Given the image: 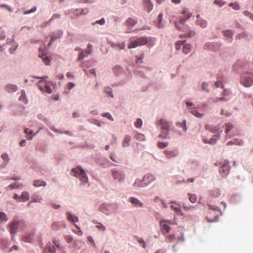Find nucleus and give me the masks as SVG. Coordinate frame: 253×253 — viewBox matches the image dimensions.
Returning a JSON list of instances; mask_svg holds the SVG:
<instances>
[{
    "mask_svg": "<svg viewBox=\"0 0 253 253\" xmlns=\"http://www.w3.org/2000/svg\"><path fill=\"white\" fill-rule=\"evenodd\" d=\"M224 36L228 38H231L232 36V34L231 31L227 30L223 32Z\"/></svg>",
    "mask_w": 253,
    "mask_h": 253,
    "instance_id": "de8ad7c7",
    "label": "nucleus"
},
{
    "mask_svg": "<svg viewBox=\"0 0 253 253\" xmlns=\"http://www.w3.org/2000/svg\"><path fill=\"white\" fill-rule=\"evenodd\" d=\"M39 56L42 58V60L43 62L46 65H48L50 64V60L49 59V58L48 56L42 55V56H41L40 55Z\"/></svg>",
    "mask_w": 253,
    "mask_h": 253,
    "instance_id": "72a5a7b5",
    "label": "nucleus"
},
{
    "mask_svg": "<svg viewBox=\"0 0 253 253\" xmlns=\"http://www.w3.org/2000/svg\"><path fill=\"white\" fill-rule=\"evenodd\" d=\"M184 41H177L175 43V48L176 50H179L180 47H181V46L182 45H183L184 44Z\"/></svg>",
    "mask_w": 253,
    "mask_h": 253,
    "instance_id": "37998d69",
    "label": "nucleus"
},
{
    "mask_svg": "<svg viewBox=\"0 0 253 253\" xmlns=\"http://www.w3.org/2000/svg\"><path fill=\"white\" fill-rule=\"evenodd\" d=\"M225 132L227 134L233 128V126L231 123H227L225 125Z\"/></svg>",
    "mask_w": 253,
    "mask_h": 253,
    "instance_id": "c9c22d12",
    "label": "nucleus"
},
{
    "mask_svg": "<svg viewBox=\"0 0 253 253\" xmlns=\"http://www.w3.org/2000/svg\"><path fill=\"white\" fill-rule=\"evenodd\" d=\"M156 179V177L152 174H147L143 178V182L146 186L148 185Z\"/></svg>",
    "mask_w": 253,
    "mask_h": 253,
    "instance_id": "f8f14e48",
    "label": "nucleus"
},
{
    "mask_svg": "<svg viewBox=\"0 0 253 253\" xmlns=\"http://www.w3.org/2000/svg\"><path fill=\"white\" fill-rule=\"evenodd\" d=\"M208 84L206 83H203L202 85V89L203 90L205 91L206 92H209V90L208 88Z\"/></svg>",
    "mask_w": 253,
    "mask_h": 253,
    "instance_id": "a18cd8bd",
    "label": "nucleus"
},
{
    "mask_svg": "<svg viewBox=\"0 0 253 253\" xmlns=\"http://www.w3.org/2000/svg\"><path fill=\"white\" fill-rule=\"evenodd\" d=\"M163 17V15L162 13H160L158 16V22L156 24V26L159 28H161L163 27V25L162 23Z\"/></svg>",
    "mask_w": 253,
    "mask_h": 253,
    "instance_id": "bb28decb",
    "label": "nucleus"
},
{
    "mask_svg": "<svg viewBox=\"0 0 253 253\" xmlns=\"http://www.w3.org/2000/svg\"><path fill=\"white\" fill-rule=\"evenodd\" d=\"M229 6L232 7L235 10H239L240 9V6L237 2H231L229 4Z\"/></svg>",
    "mask_w": 253,
    "mask_h": 253,
    "instance_id": "58836bf2",
    "label": "nucleus"
},
{
    "mask_svg": "<svg viewBox=\"0 0 253 253\" xmlns=\"http://www.w3.org/2000/svg\"><path fill=\"white\" fill-rule=\"evenodd\" d=\"M241 83L245 86L249 87L253 84V80L250 77H246L242 79Z\"/></svg>",
    "mask_w": 253,
    "mask_h": 253,
    "instance_id": "4468645a",
    "label": "nucleus"
},
{
    "mask_svg": "<svg viewBox=\"0 0 253 253\" xmlns=\"http://www.w3.org/2000/svg\"><path fill=\"white\" fill-rule=\"evenodd\" d=\"M32 201H31L27 205L28 207L30 206L32 202L40 203L42 200V198L39 195H33L32 197Z\"/></svg>",
    "mask_w": 253,
    "mask_h": 253,
    "instance_id": "b1692460",
    "label": "nucleus"
},
{
    "mask_svg": "<svg viewBox=\"0 0 253 253\" xmlns=\"http://www.w3.org/2000/svg\"><path fill=\"white\" fill-rule=\"evenodd\" d=\"M0 8L4 7V8H6V9H7L10 12H11L12 10V8L10 6H9L7 5H6V4H0Z\"/></svg>",
    "mask_w": 253,
    "mask_h": 253,
    "instance_id": "0e129e2a",
    "label": "nucleus"
},
{
    "mask_svg": "<svg viewBox=\"0 0 253 253\" xmlns=\"http://www.w3.org/2000/svg\"><path fill=\"white\" fill-rule=\"evenodd\" d=\"M121 71V68L119 66H115L113 68V72L115 74H118Z\"/></svg>",
    "mask_w": 253,
    "mask_h": 253,
    "instance_id": "c03bdc74",
    "label": "nucleus"
},
{
    "mask_svg": "<svg viewBox=\"0 0 253 253\" xmlns=\"http://www.w3.org/2000/svg\"><path fill=\"white\" fill-rule=\"evenodd\" d=\"M96 226V227L101 229L102 231H105L106 230V227L101 223H99L98 225Z\"/></svg>",
    "mask_w": 253,
    "mask_h": 253,
    "instance_id": "774afa93",
    "label": "nucleus"
},
{
    "mask_svg": "<svg viewBox=\"0 0 253 253\" xmlns=\"http://www.w3.org/2000/svg\"><path fill=\"white\" fill-rule=\"evenodd\" d=\"M148 42L147 39L145 37H140L132 41L128 45V48L130 49L136 47L138 46L145 45Z\"/></svg>",
    "mask_w": 253,
    "mask_h": 253,
    "instance_id": "20e7f679",
    "label": "nucleus"
},
{
    "mask_svg": "<svg viewBox=\"0 0 253 253\" xmlns=\"http://www.w3.org/2000/svg\"><path fill=\"white\" fill-rule=\"evenodd\" d=\"M8 218L6 214L3 212H0V220L7 221Z\"/></svg>",
    "mask_w": 253,
    "mask_h": 253,
    "instance_id": "79ce46f5",
    "label": "nucleus"
},
{
    "mask_svg": "<svg viewBox=\"0 0 253 253\" xmlns=\"http://www.w3.org/2000/svg\"><path fill=\"white\" fill-rule=\"evenodd\" d=\"M190 112L191 114H192L193 115L197 117L198 118H201L203 116V114L200 113L197 110L193 109Z\"/></svg>",
    "mask_w": 253,
    "mask_h": 253,
    "instance_id": "e433bc0d",
    "label": "nucleus"
},
{
    "mask_svg": "<svg viewBox=\"0 0 253 253\" xmlns=\"http://www.w3.org/2000/svg\"><path fill=\"white\" fill-rule=\"evenodd\" d=\"M216 139L214 138H211L210 139L209 141H206V140H204V142L206 143H210L211 144H214L216 143Z\"/></svg>",
    "mask_w": 253,
    "mask_h": 253,
    "instance_id": "680f3d73",
    "label": "nucleus"
},
{
    "mask_svg": "<svg viewBox=\"0 0 253 253\" xmlns=\"http://www.w3.org/2000/svg\"><path fill=\"white\" fill-rule=\"evenodd\" d=\"M131 140L130 136L126 135L125 136L124 140L122 142V146L123 147H127L129 146V142Z\"/></svg>",
    "mask_w": 253,
    "mask_h": 253,
    "instance_id": "aec40b11",
    "label": "nucleus"
},
{
    "mask_svg": "<svg viewBox=\"0 0 253 253\" xmlns=\"http://www.w3.org/2000/svg\"><path fill=\"white\" fill-rule=\"evenodd\" d=\"M228 171V168L227 166L224 165L219 168V172L221 175L224 176L227 174Z\"/></svg>",
    "mask_w": 253,
    "mask_h": 253,
    "instance_id": "cd10ccee",
    "label": "nucleus"
},
{
    "mask_svg": "<svg viewBox=\"0 0 253 253\" xmlns=\"http://www.w3.org/2000/svg\"><path fill=\"white\" fill-rule=\"evenodd\" d=\"M137 20L132 18H128L126 21V24L128 27H132L136 23Z\"/></svg>",
    "mask_w": 253,
    "mask_h": 253,
    "instance_id": "4be33fe9",
    "label": "nucleus"
},
{
    "mask_svg": "<svg viewBox=\"0 0 253 253\" xmlns=\"http://www.w3.org/2000/svg\"><path fill=\"white\" fill-rule=\"evenodd\" d=\"M230 94L229 90L227 89H223L222 91L221 94L223 96V97H216L214 99H212V101L214 102H217V101H226V99H225V97L228 96Z\"/></svg>",
    "mask_w": 253,
    "mask_h": 253,
    "instance_id": "ddd939ff",
    "label": "nucleus"
},
{
    "mask_svg": "<svg viewBox=\"0 0 253 253\" xmlns=\"http://www.w3.org/2000/svg\"><path fill=\"white\" fill-rule=\"evenodd\" d=\"M172 224L171 220H162L160 222V225L161 226V230L163 234L167 233L170 230V227L169 225Z\"/></svg>",
    "mask_w": 253,
    "mask_h": 253,
    "instance_id": "6e6552de",
    "label": "nucleus"
},
{
    "mask_svg": "<svg viewBox=\"0 0 253 253\" xmlns=\"http://www.w3.org/2000/svg\"><path fill=\"white\" fill-rule=\"evenodd\" d=\"M158 124L161 126V128L163 132H164L166 134L165 135H163L162 134H160L159 135V137H162L163 138H167V133L169 131V129L170 125L169 124V123L168 122H166L163 119H161Z\"/></svg>",
    "mask_w": 253,
    "mask_h": 253,
    "instance_id": "0eeeda50",
    "label": "nucleus"
},
{
    "mask_svg": "<svg viewBox=\"0 0 253 253\" xmlns=\"http://www.w3.org/2000/svg\"><path fill=\"white\" fill-rule=\"evenodd\" d=\"M84 52L83 50H82V51L79 54L78 59V60H82L84 58Z\"/></svg>",
    "mask_w": 253,
    "mask_h": 253,
    "instance_id": "052dcab7",
    "label": "nucleus"
},
{
    "mask_svg": "<svg viewBox=\"0 0 253 253\" xmlns=\"http://www.w3.org/2000/svg\"><path fill=\"white\" fill-rule=\"evenodd\" d=\"M214 85L216 88L220 87L221 88H223V84L221 81H217L214 83Z\"/></svg>",
    "mask_w": 253,
    "mask_h": 253,
    "instance_id": "3c124183",
    "label": "nucleus"
},
{
    "mask_svg": "<svg viewBox=\"0 0 253 253\" xmlns=\"http://www.w3.org/2000/svg\"><path fill=\"white\" fill-rule=\"evenodd\" d=\"M67 219L69 221L72 222H75L78 221V217L72 215L70 212H67Z\"/></svg>",
    "mask_w": 253,
    "mask_h": 253,
    "instance_id": "a878e982",
    "label": "nucleus"
},
{
    "mask_svg": "<svg viewBox=\"0 0 253 253\" xmlns=\"http://www.w3.org/2000/svg\"><path fill=\"white\" fill-rule=\"evenodd\" d=\"M206 49L216 51L219 49L220 45L218 43L207 42L204 46Z\"/></svg>",
    "mask_w": 253,
    "mask_h": 253,
    "instance_id": "9d476101",
    "label": "nucleus"
},
{
    "mask_svg": "<svg viewBox=\"0 0 253 253\" xmlns=\"http://www.w3.org/2000/svg\"><path fill=\"white\" fill-rule=\"evenodd\" d=\"M91 47H92V46L90 44H88L87 45V47L85 50V52L87 54H90L91 53V52H92Z\"/></svg>",
    "mask_w": 253,
    "mask_h": 253,
    "instance_id": "4d7b16f0",
    "label": "nucleus"
},
{
    "mask_svg": "<svg viewBox=\"0 0 253 253\" xmlns=\"http://www.w3.org/2000/svg\"><path fill=\"white\" fill-rule=\"evenodd\" d=\"M37 79H40V81L38 83L39 89L43 92L50 94L52 92L51 89L49 86V83L46 79L48 78L47 76L41 78L40 77H34Z\"/></svg>",
    "mask_w": 253,
    "mask_h": 253,
    "instance_id": "f257e3e1",
    "label": "nucleus"
},
{
    "mask_svg": "<svg viewBox=\"0 0 253 253\" xmlns=\"http://www.w3.org/2000/svg\"><path fill=\"white\" fill-rule=\"evenodd\" d=\"M142 121L141 119H139V118H138L136 120V121L135 122V123L134 124L135 126L137 128L140 127L142 126Z\"/></svg>",
    "mask_w": 253,
    "mask_h": 253,
    "instance_id": "a19ab883",
    "label": "nucleus"
},
{
    "mask_svg": "<svg viewBox=\"0 0 253 253\" xmlns=\"http://www.w3.org/2000/svg\"><path fill=\"white\" fill-rule=\"evenodd\" d=\"M19 100L21 101H22L23 102H26V96L25 94V92L22 90L21 92V95L20 97H19Z\"/></svg>",
    "mask_w": 253,
    "mask_h": 253,
    "instance_id": "49530a36",
    "label": "nucleus"
},
{
    "mask_svg": "<svg viewBox=\"0 0 253 253\" xmlns=\"http://www.w3.org/2000/svg\"><path fill=\"white\" fill-rule=\"evenodd\" d=\"M191 45L190 44H185L183 45L182 50L183 53L187 54L190 52Z\"/></svg>",
    "mask_w": 253,
    "mask_h": 253,
    "instance_id": "c756f323",
    "label": "nucleus"
},
{
    "mask_svg": "<svg viewBox=\"0 0 253 253\" xmlns=\"http://www.w3.org/2000/svg\"><path fill=\"white\" fill-rule=\"evenodd\" d=\"M243 144V141L241 139H235L233 140H231L228 141L227 143V145H241Z\"/></svg>",
    "mask_w": 253,
    "mask_h": 253,
    "instance_id": "6ab92c4d",
    "label": "nucleus"
},
{
    "mask_svg": "<svg viewBox=\"0 0 253 253\" xmlns=\"http://www.w3.org/2000/svg\"><path fill=\"white\" fill-rule=\"evenodd\" d=\"M23 240L27 243H30L32 241V238L30 236H25L23 237Z\"/></svg>",
    "mask_w": 253,
    "mask_h": 253,
    "instance_id": "603ef678",
    "label": "nucleus"
},
{
    "mask_svg": "<svg viewBox=\"0 0 253 253\" xmlns=\"http://www.w3.org/2000/svg\"><path fill=\"white\" fill-rule=\"evenodd\" d=\"M33 185L35 187H39L42 186H46V183L44 181L37 180L34 181Z\"/></svg>",
    "mask_w": 253,
    "mask_h": 253,
    "instance_id": "2f4dec72",
    "label": "nucleus"
},
{
    "mask_svg": "<svg viewBox=\"0 0 253 253\" xmlns=\"http://www.w3.org/2000/svg\"><path fill=\"white\" fill-rule=\"evenodd\" d=\"M133 186L134 188H143L146 186L143 182V179L142 180L136 179L133 183Z\"/></svg>",
    "mask_w": 253,
    "mask_h": 253,
    "instance_id": "a211bd4d",
    "label": "nucleus"
},
{
    "mask_svg": "<svg viewBox=\"0 0 253 253\" xmlns=\"http://www.w3.org/2000/svg\"><path fill=\"white\" fill-rule=\"evenodd\" d=\"M130 202L132 204L135 205V206L141 207L142 206V204L137 199L134 198H130L129 199Z\"/></svg>",
    "mask_w": 253,
    "mask_h": 253,
    "instance_id": "c85d7f7f",
    "label": "nucleus"
},
{
    "mask_svg": "<svg viewBox=\"0 0 253 253\" xmlns=\"http://www.w3.org/2000/svg\"><path fill=\"white\" fill-rule=\"evenodd\" d=\"M105 92L108 93L111 97H113V93L110 88H106L105 90Z\"/></svg>",
    "mask_w": 253,
    "mask_h": 253,
    "instance_id": "13d9d810",
    "label": "nucleus"
},
{
    "mask_svg": "<svg viewBox=\"0 0 253 253\" xmlns=\"http://www.w3.org/2000/svg\"><path fill=\"white\" fill-rule=\"evenodd\" d=\"M22 186V184H18L17 183L10 184L6 188H9L10 190L19 188Z\"/></svg>",
    "mask_w": 253,
    "mask_h": 253,
    "instance_id": "f704fd0d",
    "label": "nucleus"
},
{
    "mask_svg": "<svg viewBox=\"0 0 253 253\" xmlns=\"http://www.w3.org/2000/svg\"><path fill=\"white\" fill-rule=\"evenodd\" d=\"M197 17L198 18L196 20V23L197 25H200L202 28H205L207 26V21L205 20L199 18V15H198Z\"/></svg>",
    "mask_w": 253,
    "mask_h": 253,
    "instance_id": "412c9836",
    "label": "nucleus"
},
{
    "mask_svg": "<svg viewBox=\"0 0 253 253\" xmlns=\"http://www.w3.org/2000/svg\"><path fill=\"white\" fill-rule=\"evenodd\" d=\"M183 208L186 211H190L191 210L194 209L195 207L194 206H186L185 205H182Z\"/></svg>",
    "mask_w": 253,
    "mask_h": 253,
    "instance_id": "bf43d9fd",
    "label": "nucleus"
},
{
    "mask_svg": "<svg viewBox=\"0 0 253 253\" xmlns=\"http://www.w3.org/2000/svg\"><path fill=\"white\" fill-rule=\"evenodd\" d=\"M137 241L138 242L141 244L143 248H145L146 246H145V243L144 241V240H143L142 238H138L137 239Z\"/></svg>",
    "mask_w": 253,
    "mask_h": 253,
    "instance_id": "6e6d98bb",
    "label": "nucleus"
},
{
    "mask_svg": "<svg viewBox=\"0 0 253 253\" xmlns=\"http://www.w3.org/2000/svg\"><path fill=\"white\" fill-rule=\"evenodd\" d=\"M175 238V236L174 235H170L169 236H168L166 237V241L168 243L172 242Z\"/></svg>",
    "mask_w": 253,
    "mask_h": 253,
    "instance_id": "ea45409f",
    "label": "nucleus"
},
{
    "mask_svg": "<svg viewBox=\"0 0 253 253\" xmlns=\"http://www.w3.org/2000/svg\"><path fill=\"white\" fill-rule=\"evenodd\" d=\"M111 174L113 179L120 182L123 181L125 178L124 171L121 169H113L111 170Z\"/></svg>",
    "mask_w": 253,
    "mask_h": 253,
    "instance_id": "423d86ee",
    "label": "nucleus"
},
{
    "mask_svg": "<svg viewBox=\"0 0 253 253\" xmlns=\"http://www.w3.org/2000/svg\"><path fill=\"white\" fill-rule=\"evenodd\" d=\"M36 10H37V7L35 6V7H33L32 9H31L30 10H28L25 11L24 12V14H29V13H32V12H34L36 11Z\"/></svg>",
    "mask_w": 253,
    "mask_h": 253,
    "instance_id": "864d4df0",
    "label": "nucleus"
},
{
    "mask_svg": "<svg viewBox=\"0 0 253 253\" xmlns=\"http://www.w3.org/2000/svg\"><path fill=\"white\" fill-rule=\"evenodd\" d=\"M5 34L3 31H0V40H3L5 39Z\"/></svg>",
    "mask_w": 253,
    "mask_h": 253,
    "instance_id": "338daca9",
    "label": "nucleus"
},
{
    "mask_svg": "<svg viewBox=\"0 0 253 253\" xmlns=\"http://www.w3.org/2000/svg\"><path fill=\"white\" fill-rule=\"evenodd\" d=\"M111 46L115 49H124L125 48V44L124 43H115L112 42Z\"/></svg>",
    "mask_w": 253,
    "mask_h": 253,
    "instance_id": "5701e85b",
    "label": "nucleus"
},
{
    "mask_svg": "<svg viewBox=\"0 0 253 253\" xmlns=\"http://www.w3.org/2000/svg\"><path fill=\"white\" fill-rule=\"evenodd\" d=\"M1 157L5 163V165H7L9 162V157L8 154L6 153H3L1 154Z\"/></svg>",
    "mask_w": 253,
    "mask_h": 253,
    "instance_id": "4c0bfd02",
    "label": "nucleus"
},
{
    "mask_svg": "<svg viewBox=\"0 0 253 253\" xmlns=\"http://www.w3.org/2000/svg\"><path fill=\"white\" fill-rule=\"evenodd\" d=\"M61 227H66V225L64 221H56L54 222L52 225H51V228L53 230H57L60 229Z\"/></svg>",
    "mask_w": 253,
    "mask_h": 253,
    "instance_id": "2eb2a0df",
    "label": "nucleus"
},
{
    "mask_svg": "<svg viewBox=\"0 0 253 253\" xmlns=\"http://www.w3.org/2000/svg\"><path fill=\"white\" fill-rule=\"evenodd\" d=\"M143 2L144 8L147 12H149L153 9V5L150 0H143Z\"/></svg>",
    "mask_w": 253,
    "mask_h": 253,
    "instance_id": "f3484780",
    "label": "nucleus"
},
{
    "mask_svg": "<svg viewBox=\"0 0 253 253\" xmlns=\"http://www.w3.org/2000/svg\"><path fill=\"white\" fill-rule=\"evenodd\" d=\"M105 19L104 18H102L100 20H97L95 23H93L92 24L94 25L95 23H97L100 25H103L105 23Z\"/></svg>",
    "mask_w": 253,
    "mask_h": 253,
    "instance_id": "e2e57ef3",
    "label": "nucleus"
},
{
    "mask_svg": "<svg viewBox=\"0 0 253 253\" xmlns=\"http://www.w3.org/2000/svg\"><path fill=\"white\" fill-rule=\"evenodd\" d=\"M181 126L182 127L184 131L187 130V127H186V121L185 120H184L182 123H181Z\"/></svg>",
    "mask_w": 253,
    "mask_h": 253,
    "instance_id": "69168bd1",
    "label": "nucleus"
},
{
    "mask_svg": "<svg viewBox=\"0 0 253 253\" xmlns=\"http://www.w3.org/2000/svg\"><path fill=\"white\" fill-rule=\"evenodd\" d=\"M46 252L49 253H55L56 249L53 245H52L50 243H48L46 245L45 248L44 250V253H46Z\"/></svg>",
    "mask_w": 253,
    "mask_h": 253,
    "instance_id": "dca6fc26",
    "label": "nucleus"
},
{
    "mask_svg": "<svg viewBox=\"0 0 253 253\" xmlns=\"http://www.w3.org/2000/svg\"><path fill=\"white\" fill-rule=\"evenodd\" d=\"M168 145V143L159 142L158 143V147L160 148H164Z\"/></svg>",
    "mask_w": 253,
    "mask_h": 253,
    "instance_id": "8fccbe9b",
    "label": "nucleus"
},
{
    "mask_svg": "<svg viewBox=\"0 0 253 253\" xmlns=\"http://www.w3.org/2000/svg\"><path fill=\"white\" fill-rule=\"evenodd\" d=\"M65 239L66 240V241L68 243H70L71 242H72L73 240V237L70 236V235H67L65 237Z\"/></svg>",
    "mask_w": 253,
    "mask_h": 253,
    "instance_id": "5fc2aeb1",
    "label": "nucleus"
},
{
    "mask_svg": "<svg viewBox=\"0 0 253 253\" xmlns=\"http://www.w3.org/2000/svg\"><path fill=\"white\" fill-rule=\"evenodd\" d=\"M21 199H22V201L25 202L28 201L29 199V194L27 191H24L22 192L21 196Z\"/></svg>",
    "mask_w": 253,
    "mask_h": 253,
    "instance_id": "7c9ffc66",
    "label": "nucleus"
},
{
    "mask_svg": "<svg viewBox=\"0 0 253 253\" xmlns=\"http://www.w3.org/2000/svg\"><path fill=\"white\" fill-rule=\"evenodd\" d=\"M188 196L189 201L192 203H195L196 202L197 197L195 194L188 193Z\"/></svg>",
    "mask_w": 253,
    "mask_h": 253,
    "instance_id": "473e14b6",
    "label": "nucleus"
},
{
    "mask_svg": "<svg viewBox=\"0 0 253 253\" xmlns=\"http://www.w3.org/2000/svg\"><path fill=\"white\" fill-rule=\"evenodd\" d=\"M73 175L78 177L82 182L86 183L88 182V177L85 173L84 170L80 167L74 168L71 170Z\"/></svg>",
    "mask_w": 253,
    "mask_h": 253,
    "instance_id": "f03ea898",
    "label": "nucleus"
},
{
    "mask_svg": "<svg viewBox=\"0 0 253 253\" xmlns=\"http://www.w3.org/2000/svg\"><path fill=\"white\" fill-rule=\"evenodd\" d=\"M182 16H181V18L180 19L179 23L175 22V27L178 30H184L185 29H183L184 25L183 24V22L186 20L188 19L190 17V14L188 12V10L187 9H184L182 11L181 13Z\"/></svg>",
    "mask_w": 253,
    "mask_h": 253,
    "instance_id": "7ed1b4c3",
    "label": "nucleus"
},
{
    "mask_svg": "<svg viewBox=\"0 0 253 253\" xmlns=\"http://www.w3.org/2000/svg\"><path fill=\"white\" fill-rule=\"evenodd\" d=\"M170 207L172 210L174 211L177 213H178L180 211V209L179 207H176L173 205H171Z\"/></svg>",
    "mask_w": 253,
    "mask_h": 253,
    "instance_id": "09e8293b",
    "label": "nucleus"
},
{
    "mask_svg": "<svg viewBox=\"0 0 253 253\" xmlns=\"http://www.w3.org/2000/svg\"><path fill=\"white\" fill-rule=\"evenodd\" d=\"M24 226L23 221L14 220L10 225V231L12 233H15L18 230H22Z\"/></svg>",
    "mask_w": 253,
    "mask_h": 253,
    "instance_id": "39448f33",
    "label": "nucleus"
},
{
    "mask_svg": "<svg viewBox=\"0 0 253 253\" xmlns=\"http://www.w3.org/2000/svg\"><path fill=\"white\" fill-rule=\"evenodd\" d=\"M113 210V206L111 204H102L99 209L98 211L105 213L106 215L109 214Z\"/></svg>",
    "mask_w": 253,
    "mask_h": 253,
    "instance_id": "1a4fd4ad",
    "label": "nucleus"
},
{
    "mask_svg": "<svg viewBox=\"0 0 253 253\" xmlns=\"http://www.w3.org/2000/svg\"><path fill=\"white\" fill-rule=\"evenodd\" d=\"M165 156L169 158H172L176 157L178 155V152L176 149L173 150H166L164 151Z\"/></svg>",
    "mask_w": 253,
    "mask_h": 253,
    "instance_id": "9b49d317",
    "label": "nucleus"
},
{
    "mask_svg": "<svg viewBox=\"0 0 253 253\" xmlns=\"http://www.w3.org/2000/svg\"><path fill=\"white\" fill-rule=\"evenodd\" d=\"M5 89L8 92H14L17 90V86L14 84H8L6 85Z\"/></svg>",
    "mask_w": 253,
    "mask_h": 253,
    "instance_id": "393cba45",
    "label": "nucleus"
}]
</instances>
